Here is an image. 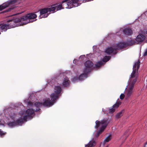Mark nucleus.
<instances>
[{"label":"nucleus","instance_id":"58836bf2","mask_svg":"<svg viewBox=\"0 0 147 147\" xmlns=\"http://www.w3.org/2000/svg\"><path fill=\"white\" fill-rule=\"evenodd\" d=\"M28 104L32 105L33 104V103L31 102H28Z\"/></svg>","mask_w":147,"mask_h":147},{"label":"nucleus","instance_id":"2f4dec72","mask_svg":"<svg viewBox=\"0 0 147 147\" xmlns=\"http://www.w3.org/2000/svg\"><path fill=\"white\" fill-rule=\"evenodd\" d=\"M15 7L14 6H13L12 7H11L10 8H9L7 9V10H6L5 11H4L2 13H5V12H9V11H10L12 10L13 9L15 8Z\"/></svg>","mask_w":147,"mask_h":147},{"label":"nucleus","instance_id":"c85d7f7f","mask_svg":"<svg viewBox=\"0 0 147 147\" xmlns=\"http://www.w3.org/2000/svg\"><path fill=\"white\" fill-rule=\"evenodd\" d=\"M124 112V110H123L119 113H117L116 115V117L117 118H119L121 117L123 115V113Z\"/></svg>","mask_w":147,"mask_h":147},{"label":"nucleus","instance_id":"4be33fe9","mask_svg":"<svg viewBox=\"0 0 147 147\" xmlns=\"http://www.w3.org/2000/svg\"><path fill=\"white\" fill-rule=\"evenodd\" d=\"M96 143L93 140L90 141L89 143L85 145V147H92L96 145Z\"/></svg>","mask_w":147,"mask_h":147},{"label":"nucleus","instance_id":"0eeeda50","mask_svg":"<svg viewBox=\"0 0 147 147\" xmlns=\"http://www.w3.org/2000/svg\"><path fill=\"white\" fill-rule=\"evenodd\" d=\"M63 4L57 5V4H54L52 5L49 8H48L49 12L50 13H53L59 10L65 8V7H63Z\"/></svg>","mask_w":147,"mask_h":147},{"label":"nucleus","instance_id":"1a4fd4ad","mask_svg":"<svg viewBox=\"0 0 147 147\" xmlns=\"http://www.w3.org/2000/svg\"><path fill=\"white\" fill-rule=\"evenodd\" d=\"M19 0H12L9 2H6L1 5H0V11L5 9L10 5L14 4L20 3L18 2Z\"/></svg>","mask_w":147,"mask_h":147},{"label":"nucleus","instance_id":"b1692460","mask_svg":"<svg viewBox=\"0 0 147 147\" xmlns=\"http://www.w3.org/2000/svg\"><path fill=\"white\" fill-rule=\"evenodd\" d=\"M15 122L16 125H21L23 123V120L22 118L18 119L16 120Z\"/></svg>","mask_w":147,"mask_h":147},{"label":"nucleus","instance_id":"aec40b11","mask_svg":"<svg viewBox=\"0 0 147 147\" xmlns=\"http://www.w3.org/2000/svg\"><path fill=\"white\" fill-rule=\"evenodd\" d=\"M103 64V63L102 61H98L94 65L93 67L94 69H98L101 67Z\"/></svg>","mask_w":147,"mask_h":147},{"label":"nucleus","instance_id":"dca6fc26","mask_svg":"<svg viewBox=\"0 0 147 147\" xmlns=\"http://www.w3.org/2000/svg\"><path fill=\"white\" fill-rule=\"evenodd\" d=\"M123 32L125 35L127 36H130L133 33L132 30L130 28H125L123 30Z\"/></svg>","mask_w":147,"mask_h":147},{"label":"nucleus","instance_id":"7c9ffc66","mask_svg":"<svg viewBox=\"0 0 147 147\" xmlns=\"http://www.w3.org/2000/svg\"><path fill=\"white\" fill-rule=\"evenodd\" d=\"M111 135H109V136L105 139V140L104 141V142L105 143H106V142H109L111 139Z\"/></svg>","mask_w":147,"mask_h":147},{"label":"nucleus","instance_id":"cd10ccee","mask_svg":"<svg viewBox=\"0 0 147 147\" xmlns=\"http://www.w3.org/2000/svg\"><path fill=\"white\" fill-rule=\"evenodd\" d=\"M42 105V103L39 102H36L34 104V105L37 107L36 109L39 108V107Z\"/></svg>","mask_w":147,"mask_h":147},{"label":"nucleus","instance_id":"7ed1b4c3","mask_svg":"<svg viewBox=\"0 0 147 147\" xmlns=\"http://www.w3.org/2000/svg\"><path fill=\"white\" fill-rule=\"evenodd\" d=\"M37 17V15L34 13H30L21 17V20L23 25L26 24L30 22V20L35 19Z\"/></svg>","mask_w":147,"mask_h":147},{"label":"nucleus","instance_id":"9d476101","mask_svg":"<svg viewBox=\"0 0 147 147\" xmlns=\"http://www.w3.org/2000/svg\"><path fill=\"white\" fill-rule=\"evenodd\" d=\"M51 100H50L49 98L47 99L43 100V102L42 103V105L44 107H50L53 105L54 103L55 102V101L56 100L52 99V97H51Z\"/></svg>","mask_w":147,"mask_h":147},{"label":"nucleus","instance_id":"393cba45","mask_svg":"<svg viewBox=\"0 0 147 147\" xmlns=\"http://www.w3.org/2000/svg\"><path fill=\"white\" fill-rule=\"evenodd\" d=\"M138 76H136L135 79H134L131 82L129 86L131 87V88H134V84L136 82L137 80Z\"/></svg>","mask_w":147,"mask_h":147},{"label":"nucleus","instance_id":"ea45409f","mask_svg":"<svg viewBox=\"0 0 147 147\" xmlns=\"http://www.w3.org/2000/svg\"><path fill=\"white\" fill-rule=\"evenodd\" d=\"M146 42H147V40H146Z\"/></svg>","mask_w":147,"mask_h":147},{"label":"nucleus","instance_id":"f704fd0d","mask_svg":"<svg viewBox=\"0 0 147 147\" xmlns=\"http://www.w3.org/2000/svg\"><path fill=\"white\" fill-rule=\"evenodd\" d=\"M79 80V77H74L73 78L72 81L73 82H76Z\"/></svg>","mask_w":147,"mask_h":147},{"label":"nucleus","instance_id":"6ab92c4d","mask_svg":"<svg viewBox=\"0 0 147 147\" xmlns=\"http://www.w3.org/2000/svg\"><path fill=\"white\" fill-rule=\"evenodd\" d=\"M0 29L1 32L3 31H6L7 29H9L7 24H0Z\"/></svg>","mask_w":147,"mask_h":147},{"label":"nucleus","instance_id":"4468645a","mask_svg":"<svg viewBox=\"0 0 147 147\" xmlns=\"http://www.w3.org/2000/svg\"><path fill=\"white\" fill-rule=\"evenodd\" d=\"M40 108L36 109H28L26 111V113L28 115V116H30V118H31V119L32 118V115L34 113V111H38L40 110Z\"/></svg>","mask_w":147,"mask_h":147},{"label":"nucleus","instance_id":"a878e982","mask_svg":"<svg viewBox=\"0 0 147 147\" xmlns=\"http://www.w3.org/2000/svg\"><path fill=\"white\" fill-rule=\"evenodd\" d=\"M135 41L134 40H131L127 41L126 43L127 45V47L129 46H131L134 45L135 43Z\"/></svg>","mask_w":147,"mask_h":147},{"label":"nucleus","instance_id":"e433bc0d","mask_svg":"<svg viewBox=\"0 0 147 147\" xmlns=\"http://www.w3.org/2000/svg\"><path fill=\"white\" fill-rule=\"evenodd\" d=\"M147 55V49H146L145 53H144V56H146Z\"/></svg>","mask_w":147,"mask_h":147},{"label":"nucleus","instance_id":"f03ea898","mask_svg":"<svg viewBox=\"0 0 147 147\" xmlns=\"http://www.w3.org/2000/svg\"><path fill=\"white\" fill-rule=\"evenodd\" d=\"M84 2V0H65L62 2L63 6L67 5L65 8L70 9L73 7H78Z\"/></svg>","mask_w":147,"mask_h":147},{"label":"nucleus","instance_id":"5701e85b","mask_svg":"<svg viewBox=\"0 0 147 147\" xmlns=\"http://www.w3.org/2000/svg\"><path fill=\"white\" fill-rule=\"evenodd\" d=\"M88 73H84L80 74L79 77V80H84L85 78H87Z\"/></svg>","mask_w":147,"mask_h":147},{"label":"nucleus","instance_id":"f3484780","mask_svg":"<svg viewBox=\"0 0 147 147\" xmlns=\"http://www.w3.org/2000/svg\"><path fill=\"white\" fill-rule=\"evenodd\" d=\"M127 45L126 42H123L119 43L117 45V47L118 49H122L127 47Z\"/></svg>","mask_w":147,"mask_h":147},{"label":"nucleus","instance_id":"a211bd4d","mask_svg":"<svg viewBox=\"0 0 147 147\" xmlns=\"http://www.w3.org/2000/svg\"><path fill=\"white\" fill-rule=\"evenodd\" d=\"M145 38V37L144 35L141 34L137 36L136 40L138 42H141L144 40Z\"/></svg>","mask_w":147,"mask_h":147},{"label":"nucleus","instance_id":"f257e3e1","mask_svg":"<svg viewBox=\"0 0 147 147\" xmlns=\"http://www.w3.org/2000/svg\"><path fill=\"white\" fill-rule=\"evenodd\" d=\"M109 121L108 119H104L101 121H99L96 120L95 121L96 125L94 128L96 129H98L101 125V127L100 129L97 131L96 135V137H98L106 127Z\"/></svg>","mask_w":147,"mask_h":147},{"label":"nucleus","instance_id":"423d86ee","mask_svg":"<svg viewBox=\"0 0 147 147\" xmlns=\"http://www.w3.org/2000/svg\"><path fill=\"white\" fill-rule=\"evenodd\" d=\"M61 91V88L60 86H55L54 93H52L50 96L52 97V99L54 100H57L59 98V94Z\"/></svg>","mask_w":147,"mask_h":147},{"label":"nucleus","instance_id":"9b49d317","mask_svg":"<svg viewBox=\"0 0 147 147\" xmlns=\"http://www.w3.org/2000/svg\"><path fill=\"white\" fill-rule=\"evenodd\" d=\"M48 8H44L40 10V15L39 17L40 18L47 17L50 14L48 13L49 11Z\"/></svg>","mask_w":147,"mask_h":147},{"label":"nucleus","instance_id":"c756f323","mask_svg":"<svg viewBox=\"0 0 147 147\" xmlns=\"http://www.w3.org/2000/svg\"><path fill=\"white\" fill-rule=\"evenodd\" d=\"M8 125L10 127H13L16 125L15 121L10 122L8 123Z\"/></svg>","mask_w":147,"mask_h":147},{"label":"nucleus","instance_id":"ddd939ff","mask_svg":"<svg viewBox=\"0 0 147 147\" xmlns=\"http://www.w3.org/2000/svg\"><path fill=\"white\" fill-rule=\"evenodd\" d=\"M105 53L109 55H110L112 53L114 54H115L117 53V49L113 48L112 47H108L106 50Z\"/></svg>","mask_w":147,"mask_h":147},{"label":"nucleus","instance_id":"6e6552de","mask_svg":"<svg viewBox=\"0 0 147 147\" xmlns=\"http://www.w3.org/2000/svg\"><path fill=\"white\" fill-rule=\"evenodd\" d=\"M140 62L138 60L137 63H136L134 65L133 67V71L131 75L130 78L135 77L137 76L138 70L140 67Z\"/></svg>","mask_w":147,"mask_h":147},{"label":"nucleus","instance_id":"39448f33","mask_svg":"<svg viewBox=\"0 0 147 147\" xmlns=\"http://www.w3.org/2000/svg\"><path fill=\"white\" fill-rule=\"evenodd\" d=\"M84 68L83 70L84 73H89L91 71L93 66V63L90 61L88 60L84 63Z\"/></svg>","mask_w":147,"mask_h":147},{"label":"nucleus","instance_id":"72a5a7b5","mask_svg":"<svg viewBox=\"0 0 147 147\" xmlns=\"http://www.w3.org/2000/svg\"><path fill=\"white\" fill-rule=\"evenodd\" d=\"M30 117L28 115H25L24 116L23 118V119L24 121H27V119H28V118Z\"/></svg>","mask_w":147,"mask_h":147},{"label":"nucleus","instance_id":"79ce46f5","mask_svg":"<svg viewBox=\"0 0 147 147\" xmlns=\"http://www.w3.org/2000/svg\"><path fill=\"white\" fill-rule=\"evenodd\" d=\"M146 34H147V32H146Z\"/></svg>","mask_w":147,"mask_h":147},{"label":"nucleus","instance_id":"c9c22d12","mask_svg":"<svg viewBox=\"0 0 147 147\" xmlns=\"http://www.w3.org/2000/svg\"><path fill=\"white\" fill-rule=\"evenodd\" d=\"M125 96V94H121L120 96V99L121 100H123Z\"/></svg>","mask_w":147,"mask_h":147},{"label":"nucleus","instance_id":"20e7f679","mask_svg":"<svg viewBox=\"0 0 147 147\" xmlns=\"http://www.w3.org/2000/svg\"><path fill=\"white\" fill-rule=\"evenodd\" d=\"M21 20V17L16 18L13 19L9 20L7 21V25L8 26L9 28H14L17 26L16 23H19L20 25H23Z\"/></svg>","mask_w":147,"mask_h":147},{"label":"nucleus","instance_id":"bb28decb","mask_svg":"<svg viewBox=\"0 0 147 147\" xmlns=\"http://www.w3.org/2000/svg\"><path fill=\"white\" fill-rule=\"evenodd\" d=\"M111 57L105 56L102 59V62H106L109 60L110 59Z\"/></svg>","mask_w":147,"mask_h":147},{"label":"nucleus","instance_id":"f8f14e48","mask_svg":"<svg viewBox=\"0 0 147 147\" xmlns=\"http://www.w3.org/2000/svg\"><path fill=\"white\" fill-rule=\"evenodd\" d=\"M133 88L129 86L126 89L125 92L126 99H127L131 97L133 93Z\"/></svg>","mask_w":147,"mask_h":147},{"label":"nucleus","instance_id":"412c9836","mask_svg":"<svg viewBox=\"0 0 147 147\" xmlns=\"http://www.w3.org/2000/svg\"><path fill=\"white\" fill-rule=\"evenodd\" d=\"M70 81L69 80L67 79L64 80L63 82L62 83V86L64 87H68L69 86Z\"/></svg>","mask_w":147,"mask_h":147},{"label":"nucleus","instance_id":"a19ab883","mask_svg":"<svg viewBox=\"0 0 147 147\" xmlns=\"http://www.w3.org/2000/svg\"><path fill=\"white\" fill-rule=\"evenodd\" d=\"M85 0H84V1Z\"/></svg>","mask_w":147,"mask_h":147},{"label":"nucleus","instance_id":"4c0bfd02","mask_svg":"<svg viewBox=\"0 0 147 147\" xmlns=\"http://www.w3.org/2000/svg\"><path fill=\"white\" fill-rule=\"evenodd\" d=\"M144 147H147V141L144 144Z\"/></svg>","mask_w":147,"mask_h":147},{"label":"nucleus","instance_id":"2eb2a0df","mask_svg":"<svg viewBox=\"0 0 147 147\" xmlns=\"http://www.w3.org/2000/svg\"><path fill=\"white\" fill-rule=\"evenodd\" d=\"M121 102H117L115 104L113 105L112 108L109 109V113L110 114L113 113H114L116 109L117 108L121 105Z\"/></svg>","mask_w":147,"mask_h":147},{"label":"nucleus","instance_id":"473e14b6","mask_svg":"<svg viewBox=\"0 0 147 147\" xmlns=\"http://www.w3.org/2000/svg\"><path fill=\"white\" fill-rule=\"evenodd\" d=\"M6 134V132H4L2 131L1 129H0V136L2 137L5 135Z\"/></svg>","mask_w":147,"mask_h":147}]
</instances>
